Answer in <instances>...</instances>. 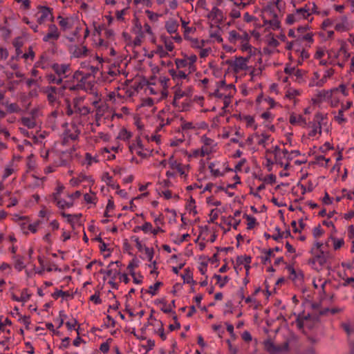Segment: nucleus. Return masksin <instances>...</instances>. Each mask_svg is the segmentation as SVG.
<instances>
[{"instance_id":"f257e3e1","label":"nucleus","mask_w":354,"mask_h":354,"mask_svg":"<svg viewBox=\"0 0 354 354\" xmlns=\"http://www.w3.org/2000/svg\"><path fill=\"white\" fill-rule=\"evenodd\" d=\"M102 62L103 59L97 55L91 56L88 61L82 62L81 68L88 71L86 73L80 71L75 72L72 77L73 83L65 84L64 88L71 91L87 89L88 86L86 85V80L100 70Z\"/></svg>"},{"instance_id":"f03ea898","label":"nucleus","mask_w":354,"mask_h":354,"mask_svg":"<svg viewBox=\"0 0 354 354\" xmlns=\"http://www.w3.org/2000/svg\"><path fill=\"white\" fill-rule=\"evenodd\" d=\"M216 88L211 93L212 97L221 100L223 109L228 107L231 103V97L235 92V86L232 84H226L224 80H220L215 82Z\"/></svg>"},{"instance_id":"7ed1b4c3","label":"nucleus","mask_w":354,"mask_h":354,"mask_svg":"<svg viewBox=\"0 0 354 354\" xmlns=\"http://www.w3.org/2000/svg\"><path fill=\"white\" fill-rule=\"evenodd\" d=\"M228 41L231 44H239V48L243 52H247L250 55H255L257 48L250 44V35L244 30L238 32L232 30L228 32Z\"/></svg>"},{"instance_id":"20e7f679","label":"nucleus","mask_w":354,"mask_h":354,"mask_svg":"<svg viewBox=\"0 0 354 354\" xmlns=\"http://www.w3.org/2000/svg\"><path fill=\"white\" fill-rule=\"evenodd\" d=\"M169 78L160 77L151 80L148 82L145 91L151 95H157V101L167 96Z\"/></svg>"},{"instance_id":"39448f33","label":"nucleus","mask_w":354,"mask_h":354,"mask_svg":"<svg viewBox=\"0 0 354 354\" xmlns=\"http://www.w3.org/2000/svg\"><path fill=\"white\" fill-rule=\"evenodd\" d=\"M136 93V90L132 86L122 84L107 95V100L114 104H120L130 99Z\"/></svg>"},{"instance_id":"423d86ee","label":"nucleus","mask_w":354,"mask_h":354,"mask_svg":"<svg viewBox=\"0 0 354 354\" xmlns=\"http://www.w3.org/2000/svg\"><path fill=\"white\" fill-rule=\"evenodd\" d=\"M316 11V5L315 3H306L304 7L296 9L291 15L286 17V23L292 24L297 21L303 19H308L309 17Z\"/></svg>"},{"instance_id":"0eeeda50","label":"nucleus","mask_w":354,"mask_h":354,"mask_svg":"<svg viewBox=\"0 0 354 354\" xmlns=\"http://www.w3.org/2000/svg\"><path fill=\"white\" fill-rule=\"evenodd\" d=\"M310 253L312 257L308 259V264L312 269L321 271L327 262L328 254L323 250L314 251V249H311Z\"/></svg>"},{"instance_id":"6e6552de","label":"nucleus","mask_w":354,"mask_h":354,"mask_svg":"<svg viewBox=\"0 0 354 354\" xmlns=\"http://www.w3.org/2000/svg\"><path fill=\"white\" fill-rule=\"evenodd\" d=\"M208 169L211 176L214 178L222 177L232 171L226 160H214L209 163Z\"/></svg>"},{"instance_id":"1a4fd4ad","label":"nucleus","mask_w":354,"mask_h":354,"mask_svg":"<svg viewBox=\"0 0 354 354\" xmlns=\"http://www.w3.org/2000/svg\"><path fill=\"white\" fill-rule=\"evenodd\" d=\"M273 152L274 162L285 169H288L291 160L293 159V156H291L288 150L286 149H281L278 146L274 147Z\"/></svg>"},{"instance_id":"9d476101","label":"nucleus","mask_w":354,"mask_h":354,"mask_svg":"<svg viewBox=\"0 0 354 354\" xmlns=\"http://www.w3.org/2000/svg\"><path fill=\"white\" fill-rule=\"evenodd\" d=\"M137 111L140 115L144 117H151L156 111L154 100L149 97L142 99L137 106Z\"/></svg>"},{"instance_id":"9b49d317","label":"nucleus","mask_w":354,"mask_h":354,"mask_svg":"<svg viewBox=\"0 0 354 354\" xmlns=\"http://www.w3.org/2000/svg\"><path fill=\"white\" fill-rule=\"evenodd\" d=\"M328 55L332 59L333 64L337 65L340 68L344 67V62L350 57L349 53L347 52L344 46L340 47L338 50L330 51Z\"/></svg>"},{"instance_id":"f8f14e48","label":"nucleus","mask_w":354,"mask_h":354,"mask_svg":"<svg viewBox=\"0 0 354 354\" xmlns=\"http://www.w3.org/2000/svg\"><path fill=\"white\" fill-rule=\"evenodd\" d=\"M129 149L131 153H136L143 158L148 157L151 153L149 149L144 146L139 137L136 138L132 143L129 145Z\"/></svg>"},{"instance_id":"ddd939ff","label":"nucleus","mask_w":354,"mask_h":354,"mask_svg":"<svg viewBox=\"0 0 354 354\" xmlns=\"http://www.w3.org/2000/svg\"><path fill=\"white\" fill-rule=\"evenodd\" d=\"M333 23L335 30L339 32L349 31L354 26L353 21L346 15L337 17Z\"/></svg>"},{"instance_id":"4468645a","label":"nucleus","mask_w":354,"mask_h":354,"mask_svg":"<svg viewBox=\"0 0 354 354\" xmlns=\"http://www.w3.org/2000/svg\"><path fill=\"white\" fill-rule=\"evenodd\" d=\"M353 102L348 100L346 102L341 103V107L337 111H333L335 120L339 124H344L348 122V118L345 117L344 113L353 106Z\"/></svg>"},{"instance_id":"2eb2a0df","label":"nucleus","mask_w":354,"mask_h":354,"mask_svg":"<svg viewBox=\"0 0 354 354\" xmlns=\"http://www.w3.org/2000/svg\"><path fill=\"white\" fill-rule=\"evenodd\" d=\"M324 120V115L321 113H317L313 120L309 123L308 128L310 131L308 136L310 137H315L320 136L322 133V122Z\"/></svg>"},{"instance_id":"dca6fc26","label":"nucleus","mask_w":354,"mask_h":354,"mask_svg":"<svg viewBox=\"0 0 354 354\" xmlns=\"http://www.w3.org/2000/svg\"><path fill=\"white\" fill-rule=\"evenodd\" d=\"M200 142L201 143V147L206 156L216 151L217 142L214 140L208 138L206 135H203L200 138Z\"/></svg>"},{"instance_id":"f3484780","label":"nucleus","mask_w":354,"mask_h":354,"mask_svg":"<svg viewBox=\"0 0 354 354\" xmlns=\"http://www.w3.org/2000/svg\"><path fill=\"white\" fill-rule=\"evenodd\" d=\"M264 346L270 354H287L288 351V344L286 342L277 346L271 340H267L264 342Z\"/></svg>"},{"instance_id":"a211bd4d","label":"nucleus","mask_w":354,"mask_h":354,"mask_svg":"<svg viewBox=\"0 0 354 354\" xmlns=\"http://www.w3.org/2000/svg\"><path fill=\"white\" fill-rule=\"evenodd\" d=\"M251 55L249 57H236L234 60L228 61L227 63L235 73H239L248 69V63Z\"/></svg>"},{"instance_id":"6ab92c4d","label":"nucleus","mask_w":354,"mask_h":354,"mask_svg":"<svg viewBox=\"0 0 354 354\" xmlns=\"http://www.w3.org/2000/svg\"><path fill=\"white\" fill-rule=\"evenodd\" d=\"M223 11L225 15L233 20L239 19L241 16L237 3L227 2V3L225 5Z\"/></svg>"},{"instance_id":"aec40b11","label":"nucleus","mask_w":354,"mask_h":354,"mask_svg":"<svg viewBox=\"0 0 354 354\" xmlns=\"http://www.w3.org/2000/svg\"><path fill=\"white\" fill-rule=\"evenodd\" d=\"M284 9L282 0H272L268 3L265 10L269 12L272 17L277 16V12H281Z\"/></svg>"},{"instance_id":"412c9836","label":"nucleus","mask_w":354,"mask_h":354,"mask_svg":"<svg viewBox=\"0 0 354 354\" xmlns=\"http://www.w3.org/2000/svg\"><path fill=\"white\" fill-rule=\"evenodd\" d=\"M201 125L198 123H194L188 121H182L180 128L183 134L191 136L192 134H197Z\"/></svg>"},{"instance_id":"4be33fe9","label":"nucleus","mask_w":354,"mask_h":354,"mask_svg":"<svg viewBox=\"0 0 354 354\" xmlns=\"http://www.w3.org/2000/svg\"><path fill=\"white\" fill-rule=\"evenodd\" d=\"M60 37V32L58 28L55 24H50L48 26V31L43 37L45 42L53 43L58 40Z\"/></svg>"},{"instance_id":"5701e85b","label":"nucleus","mask_w":354,"mask_h":354,"mask_svg":"<svg viewBox=\"0 0 354 354\" xmlns=\"http://www.w3.org/2000/svg\"><path fill=\"white\" fill-rule=\"evenodd\" d=\"M173 118V113L170 112L168 109H163L160 111L158 115L159 127L162 128L165 125L169 124L171 122Z\"/></svg>"},{"instance_id":"b1692460","label":"nucleus","mask_w":354,"mask_h":354,"mask_svg":"<svg viewBox=\"0 0 354 354\" xmlns=\"http://www.w3.org/2000/svg\"><path fill=\"white\" fill-rule=\"evenodd\" d=\"M333 91H335V90H333L332 88L319 91L315 97L312 98V100L314 104L322 103L324 102L328 103L330 97H331V93Z\"/></svg>"},{"instance_id":"393cba45","label":"nucleus","mask_w":354,"mask_h":354,"mask_svg":"<svg viewBox=\"0 0 354 354\" xmlns=\"http://www.w3.org/2000/svg\"><path fill=\"white\" fill-rule=\"evenodd\" d=\"M80 133V131L78 127L75 124H71L67 125V127L64 133V139L68 140H76Z\"/></svg>"},{"instance_id":"a878e982","label":"nucleus","mask_w":354,"mask_h":354,"mask_svg":"<svg viewBox=\"0 0 354 354\" xmlns=\"http://www.w3.org/2000/svg\"><path fill=\"white\" fill-rule=\"evenodd\" d=\"M40 11L39 12V14L40 15L37 18V22L39 24H41L44 23L46 21H53V16L52 13V10L46 6H40L39 7Z\"/></svg>"},{"instance_id":"bb28decb","label":"nucleus","mask_w":354,"mask_h":354,"mask_svg":"<svg viewBox=\"0 0 354 354\" xmlns=\"http://www.w3.org/2000/svg\"><path fill=\"white\" fill-rule=\"evenodd\" d=\"M99 162V156L97 153L93 155L91 153L86 152L84 154V157L80 160V163L82 166L88 169L90 167L96 164Z\"/></svg>"},{"instance_id":"cd10ccee","label":"nucleus","mask_w":354,"mask_h":354,"mask_svg":"<svg viewBox=\"0 0 354 354\" xmlns=\"http://www.w3.org/2000/svg\"><path fill=\"white\" fill-rule=\"evenodd\" d=\"M84 101V97H80L74 99L73 100V106L75 109V113H79L81 115H86L91 113V109L86 106L80 105V103Z\"/></svg>"},{"instance_id":"c85d7f7f","label":"nucleus","mask_w":354,"mask_h":354,"mask_svg":"<svg viewBox=\"0 0 354 354\" xmlns=\"http://www.w3.org/2000/svg\"><path fill=\"white\" fill-rule=\"evenodd\" d=\"M71 54L73 57H84L88 55V49L84 46H74L71 48Z\"/></svg>"},{"instance_id":"c756f323","label":"nucleus","mask_w":354,"mask_h":354,"mask_svg":"<svg viewBox=\"0 0 354 354\" xmlns=\"http://www.w3.org/2000/svg\"><path fill=\"white\" fill-rule=\"evenodd\" d=\"M296 40L301 46H309L313 42V33L306 32L305 34H299Z\"/></svg>"},{"instance_id":"7c9ffc66","label":"nucleus","mask_w":354,"mask_h":354,"mask_svg":"<svg viewBox=\"0 0 354 354\" xmlns=\"http://www.w3.org/2000/svg\"><path fill=\"white\" fill-rule=\"evenodd\" d=\"M254 136H256V142L263 148H266L270 142H272L270 136L266 133H254Z\"/></svg>"},{"instance_id":"2f4dec72","label":"nucleus","mask_w":354,"mask_h":354,"mask_svg":"<svg viewBox=\"0 0 354 354\" xmlns=\"http://www.w3.org/2000/svg\"><path fill=\"white\" fill-rule=\"evenodd\" d=\"M169 75L171 76L172 79L177 82V84H178L179 80H187L188 72H185L182 70H174V69H170L169 71Z\"/></svg>"},{"instance_id":"473e14b6","label":"nucleus","mask_w":354,"mask_h":354,"mask_svg":"<svg viewBox=\"0 0 354 354\" xmlns=\"http://www.w3.org/2000/svg\"><path fill=\"white\" fill-rule=\"evenodd\" d=\"M122 73L123 74L122 71L120 69V67L118 66L113 65L109 68L107 75L105 76V80L111 82Z\"/></svg>"},{"instance_id":"72a5a7b5","label":"nucleus","mask_w":354,"mask_h":354,"mask_svg":"<svg viewBox=\"0 0 354 354\" xmlns=\"http://www.w3.org/2000/svg\"><path fill=\"white\" fill-rule=\"evenodd\" d=\"M178 27L179 24L175 19L170 18L165 21V28L167 32L170 35L176 33L178 30Z\"/></svg>"},{"instance_id":"f704fd0d","label":"nucleus","mask_w":354,"mask_h":354,"mask_svg":"<svg viewBox=\"0 0 354 354\" xmlns=\"http://www.w3.org/2000/svg\"><path fill=\"white\" fill-rule=\"evenodd\" d=\"M168 163L170 167L177 171L180 176H185V167L182 166L181 164L178 163L174 158L173 156H170L168 160Z\"/></svg>"},{"instance_id":"c9c22d12","label":"nucleus","mask_w":354,"mask_h":354,"mask_svg":"<svg viewBox=\"0 0 354 354\" xmlns=\"http://www.w3.org/2000/svg\"><path fill=\"white\" fill-rule=\"evenodd\" d=\"M335 71L333 68H328L324 71V74L318 83L315 84L317 87H322L326 83L333 77Z\"/></svg>"},{"instance_id":"e433bc0d","label":"nucleus","mask_w":354,"mask_h":354,"mask_svg":"<svg viewBox=\"0 0 354 354\" xmlns=\"http://www.w3.org/2000/svg\"><path fill=\"white\" fill-rule=\"evenodd\" d=\"M44 92L47 95V98L50 104H53L57 101L58 89L55 87L50 86L44 89Z\"/></svg>"},{"instance_id":"4c0bfd02","label":"nucleus","mask_w":354,"mask_h":354,"mask_svg":"<svg viewBox=\"0 0 354 354\" xmlns=\"http://www.w3.org/2000/svg\"><path fill=\"white\" fill-rule=\"evenodd\" d=\"M53 69L55 72V73L58 75V77H64L66 73L69 69V66L68 64H55L53 65Z\"/></svg>"},{"instance_id":"58836bf2","label":"nucleus","mask_w":354,"mask_h":354,"mask_svg":"<svg viewBox=\"0 0 354 354\" xmlns=\"http://www.w3.org/2000/svg\"><path fill=\"white\" fill-rule=\"evenodd\" d=\"M209 37L213 42L222 43L223 41L221 30L219 27H216L215 29H212L209 31Z\"/></svg>"},{"instance_id":"ea45409f","label":"nucleus","mask_w":354,"mask_h":354,"mask_svg":"<svg viewBox=\"0 0 354 354\" xmlns=\"http://www.w3.org/2000/svg\"><path fill=\"white\" fill-rule=\"evenodd\" d=\"M115 263L118 265L119 261L111 262L108 266V269L106 270H102L100 272L106 274V276L108 277H111L113 279H115L117 277V275L119 274L117 270L113 269L111 268Z\"/></svg>"},{"instance_id":"a19ab883","label":"nucleus","mask_w":354,"mask_h":354,"mask_svg":"<svg viewBox=\"0 0 354 354\" xmlns=\"http://www.w3.org/2000/svg\"><path fill=\"white\" fill-rule=\"evenodd\" d=\"M160 40L163 44V47L169 51V53H172L174 51L175 46L171 37L162 35L160 37Z\"/></svg>"},{"instance_id":"79ce46f5","label":"nucleus","mask_w":354,"mask_h":354,"mask_svg":"<svg viewBox=\"0 0 354 354\" xmlns=\"http://www.w3.org/2000/svg\"><path fill=\"white\" fill-rule=\"evenodd\" d=\"M289 121L293 125L305 126L306 124V120L301 115L292 114Z\"/></svg>"},{"instance_id":"37998d69","label":"nucleus","mask_w":354,"mask_h":354,"mask_svg":"<svg viewBox=\"0 0 354 354\" xmlns=\"http://www.w3.org/2000/svg\"><path fill=\"white\" fill-rule=\"evenodd\" d=\"M295 54L298 56L297 62L299 64H301L303 62L309 57V54L308 51L304 48V46H299V47L297 48Z\"/></svg>"},{"instance_id":"c03bdc74","label":"nucleus","mask_w":354,"mask_h":354,"mask_svg":"<svg viewBox=\"0 0 354 354\" xmlns=\"http://www.w3.org/2000/svg\"><path fill=\"white\" fill-rule=\"evenodd\" d=\"M187 39L190 41L191 46L195 49L200 50L201 48H203V47H205L206 46V44H207V41L204 40V39H198L197 38H189V39Z\"/></svg>"},{"instance_id":"a18cd8bd","label":"nucleus","mask_w":354,"mask_h":354,"mask_svg":"<svg viewBox=\"0 0 354 354\" xmlns=\"http://www.w3.org/2000/svg\"><path fill=\"white\" fill-rule=\"evenodd\" d=\"M341 99L338 95V93L336 91H333L331 93V97H330L328 104L333 108L337 107L339 104H341Z\"/></svg>"},{"instance_id":"49530a36","label":"nucleus","mask_w":354,"mask_h":354,"mask_svg":"<svg viewBox=\"0 0 354 354\" xmlns=\"http://www.w3.org/2000/svg\"><path fill=\"white\" fill-rule=\"evenodd\" d=\"M55 202L56 203L57 207L59 209H68L73 206L72 200H65L60 198H58V199H55Z\"/></svg>"},{"instance_id":"de8ad7c7","label":"nucleus","mask_w":354,"mask_h":354,"mask_svg":"<svg viewBox=\"0 0 354 354\" xmlns=\"http://www.w3.org/2000/svg\"><path fill=\"white\" fill-rule=\"evenodd\" d=\"M62 112L57 110L53 111L48 117V123L53 128L56 127L57 124V119L59 117H62Z\"/></svg>"},{"instance_id":"09e8293b","label":"nucleus","mask_w":354,"mask_h":354,"mask_svg":"<svg viewBox=\"0 0 354 354\" xmlns=\"http://www.w3.org/2000/svg\"><path fill=\"white\" fill-rule=\"evenodd\" d=\"M132 137V133L128 131L127 129L122 128L120 130L118 133L117 139L123 140V141H129Z\"/></svg>"},{"instance_id":"8fccbe9b","label":"nucleus","mask_w":354,"mask_h":354,"mask_svg":"<svg viewBox=\"0 0 354 354\" xmlns=\"http://www.w3.org/2000/svg\"><path fill=\"white\" fill-rule=\"evenodd\" d=\"M16 170V167L14 165L13 162H9L5 167L3 170V173L2 175L3 179H6L8 177H9L10 175H12L15 171Z\"/></svg>"},{"instance_id":"3c124183","label":"nucleus","mask_w":354,"mask_h":354,"mask_svg":"<svg viewBox=\"0 0 354 354\" xmlns=\"http://www.w3.org/2000/svg\"><path fill=\"white\" fill-rule=\"evenodd\" d=\"M264 24L267 25L272 30H278L281 27V24L277 16L273 17V19L270 20L264 21Z\"/></svg>"},{"instance_id":"603ef678","label":"nucleus","mask_w":354,"mask_h":354,"mask_svg":"<svg viewBox=\"0 0 354 354\" xmlns=\"http://www.w3.org/2000/svg\"><path fill=\"white\" fill-rule=\"evenodd\" d=\"M225 15L223 8H218L217 6H214L209 12V17L214 19L221 18Z\"/></svg>"},{"instance_id":"864d4df0","label":"nucleus","mask_w":354,"mask_h":354,"mask_svg":"<svg viewBox=\"0 0 354 354\" xmlns=\"http://www.w3.org/2000/svg\"><path fill=\"white\" fill-rule=\"evenodd\" d=\"M186 209L189 214L196 215L197 214L195 200L191 197L186 205Z\"/></svg>"},{"instance_id":"5fc2aeb1","label":"nucleus","mask_w":354,"mask_h":354,"mask_svg":"<svg viewBox=\"0 0 354 354\" xmlns=\"http://www.w3.org/2000/svg\"><path fill=\"white\" fill-rule=\"evenodd\" d=\"M175 64L178 69H182V68H188V73H191L192 72H189V64L185 58L184 57L183 59H176Z\"/></svg>"},{"instance_id":"6e6d98bb","label":"nucleus","mask_w":354,"mask_h":354,"mask_svg":"<svg viewBox=\"0 0 354 354\" xmlns=\"http://www.w3.org/2000/svg\"><path fill=\"white\" fill-rule=\"evenodd\" d=\"M265 41L268 46L272 48L277 47L279 45V42L272 34H268L266 37Z\"/></svg>"},{"instance_id":"4d7b16f0","label":"nucleus","mask_w":354,"mask_h":354,"mask_svg":"<svg viewBox=\"0 0 354 354\" xmlns=\"http://www.w3.org/2000/svg\"><path fill=\"white\" fill-rule=\"evenodd\" d=\"M58 19H59V26L64 30L71 28V19H70L68 18H64L61 16L58 17Z\"/></svg>"},{"instance_id":"13d9d810","label":"nucleus","mask_w":354,"mask_h":354,"mask_svg":"<svg viewBox=\"0 0 354 354\" xmlns=\"http://www.w3.org/2000/svg\"><path fill=\"white\" fill-rule=\"evenodd\" d=\"M155 321L157 322V325L158 326V328L155 330V333L157 334L162 340H165L167 339V335L165 332L162 322L156 319H155Z\"/></svg>"},{"instance_id":"bf43d9fd","label":"nucleus","mask_w":354,"mask_h":354,"mask_svg":"<svg viewBox=\"0 0 354 354\" xmlns=\"http://www.w3.org/2000/svg\"><path fill=\"white\" fill-rule=\"evenodd\" d=\"M326 50L323 48H318L315 53L314 57L316 59L319 60V64L321 65H325L326 64V61L322 59V58L324 56Z\"/></svg>"},{"instance_id":"052dcab7","label":"nucleus","mask_w":354,"mask_h":354,"mask_svg":"<svg viewBox=\"0 0 354 354\" xmlns=\"http://www.w3.org/2000/svg\"><path fill=\"white\" fill-rule=\"evenodd\" d=\"M328 282V280L323 279L321 276L318 275L313 278V285L315 289H318L320 286L327 284Z\"/></svg>"},{"instance_id":"680f3d73","label":"nucleus","mask_w":354,"mask_h":354,"mask_svg":"<svg viewBox=\"0 0 354 354\" xmlns=\"http://www.w3.org/2000/svg\"><path fill=\"white\" fill-rule=\"evenodd\" d=\"M243 120L246 124L247 127H249L253 130L257 129V125L255 123L254 118L251 115H246L243 118Z\"/></svg>"},{"instance_id":"e2e57ef3","label":"nucleus","mask_w":354,"mask_h":354,"mask_svg":"<svg viewBox=\"0 0 354 354\" xmlns=\"http://www.w3.org/2000/svg\"><path fill=\"white\" fill-rule=\"evenodd\" d=\"M21 122L28 129H32L36 126V122L33 118L24 117L21 119Z\"/></svg>"},{"instance_id":"0e129e2a","label":"nucleus","mask_w":354,"mask_h":354,"mask_svg":"<svg viewBox=\"0 0 354 354\" xmlns=\"http://www.w3.org/2000/svg\"><path fill=\"white\" fill-rule=\"evenodd\" d=\"M187 59L189 64V72H192L195 70L194 64L197 60V57L194 54H191L189 55H185Z\"/></svg>"},{"instance_id":"69168bd1","label":"nucleus","mask_w":354,"mask_h":354,"mask_svg":"<svg viewBox=\"0 0 354 354\" xmlns=\"http://www.w3.org/2000/svg\"><path fill=\"white\" fill-rule=\"evenodd\" d=\"M115 208V204L113 199V197H109L108 199L106 210L104 212L105 216L109 217L111 214H109L111 212H113Z\"/></svg>"},{"instance_id":"338daca9","label":"nucleus","mask_w":354,"mask_h":354,"mask_svg":"<svg viewBox=\"0 0 354 354\" xmlns=\"http://www.w3.org/2000/svg\"><path fill=\"white\" fill-rule=\"evenodd\" d=\"M155 53L160 57L162 58L169 56V53L163 47L162 45H158L156 46Z\"/></svg>"},{"instance_id":"774afa93","label":"nucleus","mask_w":354,"mask_h":354,"mask_svg":"<svg viewBox=\"0 0 354 354\" xmlns=\"http://www.w3.org/2000/svg\"><path fill=\"white\" fill-rule=\"evenodd\" d=\"M30 296L31 294L29 292L28 289H23L19 296V302H21L23 304L27 302L30 299Z\"/></svg>"}]
</instances>
